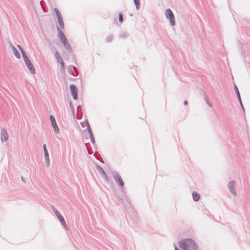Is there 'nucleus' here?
Masks as SVG:
<instances>
[{
    "label": "nucleus",
    "instance_id": "4be33fe9",
    "mask_svg": "<svg viewBox=\"0 0 250 250\" xmlns=\"http://www.w3.org/2000/svg\"><path fill=\"white\" fill-rule=\"evenodd\" d=\"M175 250H180L177 247L175 248Z\"/></svg>",
    "mask_w": 250,
    "mask_h": 250
},
{
    "label": "nucleus",
    "instance_id": "2eb2a0df",
    "mask_svg": "<svg viewBox=\"0 0 250 250\" xmlns=\"http://www.w3.org/2000/svg\"><path fill=\"white\" fill-rule=\"evenodd\" d=\"M62 42L63 43V44H64V45L66 47H69V42H68L67 41V39L66 38H65L64 39H62V40H61Z\"/></svg>",
    "mask_w": 250,
    "mask_h": 250
},
{
    "label": "nucleus",
    "instance_id": "f03ea898",
    "mask_svg": "<svg viewBox=\"0 0 250 250\" xmlns=\"http://www.w3.org/2000/svg\"><path fill=\"white\" fill-rule=\"evenodd\" d=\"M25 63L30 72L33 74L35 73V69L34 66L32 64L30 60L27 56H25L23 57Z\"/></svg>",
    "mask_w": 250,
    "mask_h": 250
},
{
    "label": "nucleus",
    "instance_id": "9d476101",
    "mask_svg": "<svg viewBox=\"0 0 250 250\" xmlns=\"http://www.w3.org/2000/svg\"><path fill=\"white\" fill-rule=\"evenodd\" d=\"M11 47H12V49L13 50V53L14 54L15 57L18 59H20L21 58V55H20V53L18 52V51L17 50V49L13 45H12L11 46Z\"/></svg>",
    "mask_w": 250,
    "mask_h": 250
},
{
    "label": "nucleus",
    "instance_id": "6e6552de",
    "mask_svg": "<svg viewBox=\"0 0 250 250\" xmlns=\"http://www.w3.org/2000/svg\"><path fill=\"white\" fill-rule=\"evenodd\" d=\"M8 134L5 130H2L1 133L0 139L2 142H5L8 139Z\"/></svg>",
    "mask_w": 250,
    "mask_h": 250
},
{
    "label": "nucleus",
    "instance_id": "423d86ee",
    "mask_svg": "<svg viewBox=\"0 0 250 250\" xmlns=\"http://www.w3.org/2000/svg\"><path fill=\"white\" fill-rule=\"evenodd\" d=\"M55 12L57 15L59 24L62 29H63L64 27L63 20L62 17L61 13L59 12L58 9H55Z\"/></svg>",
    "mask_w": 250,
    "mask_h": 250
},
{
    "label": "nucleus",
    "instance_id": "aec40b11",
    "mask_svg": "<svg viewBox=\"0 0 250 250\" xmlns=\"http://www.w3.org/2000/svg\"><path fill=\"white\" fill-rule=\"evenodd\" d=\"M237 96L239 99H240V96L238 90H237Z\"/></svg>",
    "mask_w": 250,
    "mask_h": 250
},
{
    "label": "nucleus",
    "instance_id": "0eeeda50",
    "mask_svg": "<svg viewBox=\"0 0 250 250\" xmlns=\"http://www.w3.org/2000/svg\"><path fill=\"white\" fill-rule=\"evenodd\" d=\"M70 89L73 98L76 100L77 99V92L76 87L73 85H71L70 86Z\"/></svg>",
    "mask_w": 250,
    "mask_h": 250
},
{
    "label": "nucleus",
    "instance_id": "1a4fd4ad",
    "mask_svg": "<svg viewBox=\"0 0 250 250\" xmlns=\"http://www.w3.org/2000/svg\"><path fill=\"white\" fill-rule=\"evenodd\" d=\"M55 56L56 59L57 60V61L61 64L62 66V67H64V63L62 62V58H61V56H60L59 52L57 51L56 52L55 54Z\"/></svg>",
    "mask_w": 250,
    "mask_h": 250
},
{
    "label": "nucleus",
    "instance_id": "39448f33",
    "mask_svg": "<svg viewBox=\"0 0 250 250\" xmlns=\"http://www.w3.org/2000/svg\"><path fill=\"white\" fill-rule=\"evenodd\" d=\"M50 119L54 131L57 133H59V128L57 125L55 118L53 115H51L50 117Z\"/></svg>",
    "mask_w": 250,
    "mask_h": 250
},
{
    "label": "nucleus",
    "instance_id": "a211bd4d",
    "mask_svg": "<svg viewBox=\"0 0 250 250\" xmlns=\"http://www.w3.org/2000/svg\"><path fill=\"white\" fill-rule=\"evenodd\" d=\"M119 18L120 22L121 23H122L123 21V16H122V14H119Z\"/></svg>",
    "mask_w": 250,
    "mask_h": 250
},
{
    "label": "nucleus",
    "instance_id": "7ed1b4c3",
    "mask_svg": "<svg viewBox=\"0 0 250 250\" xmlns=\"http://www.w3.org/2000/svg\"><path fill=\"white\" fill-rule=\"evenodd\" d=\"M165 13L167 18L169 19L171 25L174 26L175 25V18L172 11L169 9H167L166 10Z\"/></svg>",
    "mask_w": 250,
    "mask_h": 250
},
{
    "label": "nucleus",
    "instance_id": "dca6fc26",
    "mask_svg": "<svg viewBox=\"0 0 250 250\" xmlns=\"http://www.w3.org/2000/svg\"><path fill=\"white\" fill-rule=\"evenodd\" d=\"M18 48L20 49L21 53H22V56L23 57H24L25 56H26L25 52L24 51L23 49H22V48L21 47V46H20V45H18Z\"/></svg>",
    "mask_w": 250,
    "mask_h": 250
},
{
    "label": "nucleus",
    "instance_id": "412c9836",
    "mask_svg": "<svg viewBox=\"0 0 250 250\" xmlns=\"http://www.w3.org/2000/svg\"><path fill=\"white\" fill-rule=\"evenodd\" d=\"M184 104H185V105H187V104H188V102H187V101H185V102H184Z\"/></svg>",
    "mask_w": 250,
    "mask_h": 250
},
{
    "label": "nucleus",
    "instance_id": "9b49d317",
    "mask_svg": "<svg viewBox=\"0 0 250 250\" xmlns=\"http://www.w3.org/2000/svg\"><path fill=\"white\" fill-rule=\"evenodd\" d=\"M193 199L195 201H198L200 199V195L197 192H193L192 193Z\"/></svg>",
    "mask_w": 250,
    "mask_h": 250
},
{
    "label": "nucleus",
    "instance_id": "ddd939ff",
    "mask_svg": "<svg viewBox=\"0 0 250 250\" xmlns=\"http://www.w3.org/2000/svg\"><path fill=\"white\" fill-rule=\"evenodd\" d=\"M43 150H44V155H45V159L47 161V162H49V154H48V152L47 150L46 149L45 145H43Z\"/></svg>",
    "mask_w": 250,
    "mask_h": 250
},
{
    "label": "nucleus",
    "instance_id": "f8f14e48",
    "mask_svg": "<svg viewBox=\"0 0 250 250\" xmlns=\"http://www.w3.org/2000/svg\"><path fill=\"white\" fill-rule=\"evenodd\" d=\"M115 180L119 186H120L122 187H123L124 186V182H123V180L122 179L121 177L117 176L115 177Z\"/></svg>",
    "mask_w": 250,
    "mask_h": 250
},
{
    "label": "nucleus",
    "instance_id": "4468645a",
    "mask_svg": "<svg viewBox=\"0 0 250 250\" xmlns=\"http://www.w3.org/2000/svg\"><path fill=\"white\" fill-rule=\"evenodd\" d=\"M58 33H59V36L61 40L62 39H64L65 37L64 34L62 33V31L60 30L59 28H58Z\"/></svg>",
    "mask_w": 250,
    "mask_h": 250
},
{
    "label": "nucleus",
    "instance_id": "f3484780",
    "mask_svg": "<svg viewBox=\"0 0 250 250\" xmlns=\"http://www.w3.org/2000/svg\"><path fill=\"white\" fill-rule=\"evenodd\" d=\"M134 2L136 5L137 9H139L140 6V0H134Z\"/></svg>",
    "mask_w": 250,
    "mask_h": 250
},
{
    "label": "nucleus",
    "instance_id": "6ab92c4d",
    "mask_svg": "<svg viewBox=\"0 0 250 250\" xmlns=\"http://www.w3.org/2000/svg\"><path fill=\"white\" fill-rule=\"evenodd\" d=\"M237 96L239 99H240V96L238 90H237Z\"/></svg>",
    "mask_w": 250,
    "mask_h": 250
},
{
    "label": "nucleus",
    "instance_id": "20e7f679",
    "mask_svg": "<svg viewBox=\"0 0 250 250\" xmlns=\"http://www.w3.org/2000/svg\"><path fill=\"white\" fill-rule=\"evenodd\" d=\"M54 211L63 226L65 228V229H67V227L65 220L62 216L60 212L58 211L56 209H54Z\"/></svg>",
    "mask_w": 250,
    "mask_h": 250
},
{
    "label": "nucleus",
    "instance_id": "f257e3e1",
    "mask_svg": "<svg viewBox=\"0 0 250 250\" xmlns=\"http://www.w3.org/2000/svg\"><path fill=\"white\" fill-rule=\"evenodd\" d=\"M179 247L183 250H196L198 248L195 242L191 239H186L178 242Z\"/></svg>",
    "mask_w": 250,
    "mask_h": 250
}]
</instances>
